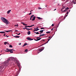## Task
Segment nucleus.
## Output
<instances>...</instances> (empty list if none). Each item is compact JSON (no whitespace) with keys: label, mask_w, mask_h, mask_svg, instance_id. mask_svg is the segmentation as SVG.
I'll use <instances>...</instances> for the list:
<instances>
[{"label":"nucleus","mask_w":76,"mask_h":76,"mask_svg":"<svg viewBox=\"0 0 76 76\" xmlns=\"http://www.w3.org/2000/svg\"><path fill=\"white\" fill-rule=\"evenodd\" d=\"M1 20L3 21V22L6 23V25H9V22L7 19L4 18V17H1Z\"/></svg>","instance_id":"obj_1"},{"label":"nucleus","mask_w":76,"mask_h":76,"mask_svg":"<svg viewBox=\"0 0 76 76\" xmlns=\"http://www.w3.org/2000/svg\"><path fill=\"white\" fill-rule=\"evenodd\" d=\"M11 60H12V58H10L8 59L7 61V63H6V66H7L9 65V62H10V64L12 63V61Z\"/></svg>","instance_id":"obj_2"},{"label":"nucleus","mask_w":76,"mask_h":76,"mask_svg":"<svg viewBox=\"0 0 76 76\" xmlns=\"http://www.w3.org/2000/svg\"><path fill=\"white\" fill-rule=\"evenodd\" d=\"M39 29H38V27H37L36 28H34V30L33 31L34 32H35V31H38Z\"/></svg>","instance_id":"obj_3"},{"label":"nucleus","mask_w":76,"mask_h":76,"mask_svg":"<svg viewBox=\"0 0 76 76\" xmlns=\"http://www.w3.org/2000/svg\"><path fill=\"white\" fill-rule=\"evenodd\" d=\"M26 39L29 41H32V40H33V39H34L31 38L30 37H28L26 38Z\"/></svg>","instance_id":"obj_4"},{"label":"nucleus","mask_w":76,"mask_h":76,"mask_svg":"<svg viewBox=\"0 0 76 76\" xmlns=\"http://www.w3.org/2000/svg\"><path fill=\"white\" fill-rule=\"evenodd\" d=\"M33 19L31 20H32V21H34V20L35 19V18H36V17H33Z\"/></svg>","instance_id":"obj_5"},{"label":"nucleus","mask_w":76,"mask_h":76,"mask_svg":"<svg viewBox=\"0 0 76 76\" xmlns=\"http://www.w3.org/2000/svg\"><path fill=\"white\" fill-rule=\"evenodd\" d=\"M25 28L27 30H28V31H29V30H30L31 29H32V28H30V29H29V28Z\"/></svg>","instance_id":"obj_6"},{"label":"nucleus","mask_w":76,"mask_h":76,"mask_svg":"<svg viewBox=\"0 0 76 76\" xmlns=\"http://www.w3.org/2000/svg\"><path fill=\"white\" fill-rule=\"evenodd\" d=\"M11 12V10H9L7 12V14H9L10 13V12Z\"/></svg>","instance_id":"obj_7"},{"label":"nucleus","mask_w":76,"mask_h":76,"mask_svg":"<svg viewBox=\"0 0 76 76\" xmlns=\"http://www.w3.org/2000/svg\"><path fill=\"white\" fill-rule=\"evenodd\" d=\"M44 30H41L39 31L40 32V34H42V33L43 32V31H44Z\"/></svg>","instance_id":"obj_8"},{"label":"nucleus","mask_w":76,"mask_h":76,"mask_svg":"<svg viewBox=\"0 0 76 76\" xmlns=\"http://www.w3.org/2000/svg\"><path fill=\"white\" fill-rule=\"evenodd\" d=\"M45 35V34H40V37L42 36H44V35Z\"/></svg>","instance_id":"obj_9"},{"label":"nucleus","mask_w":76,"mask_h":76,"mask_svg":"<svg viewBox=\"0 0 76 76\" xmlns=\"http://www.w3.org/2000/svg\"><path fill=\"white\" fill-rule=\"evenodd\" d=\"M43 50H44V49H43V48H42L41 49H39V51H42Z\"/></svg>","instance_id":"obj_10"},{"label":"nucleus","mask_w":76,"mask_h":76,"mask_svg":"<svg viewBox=\"0 0 76 76\" xmlns=\"http://www.w3.org/2000/svg\"><path fill=\"white\" fill-rule=\"evenodd\" d=\"M28 35H30L31 34V31H28L27 33Z\"/></svg>","instance_id":"obj_11"},{"label":"nucleus","mask_w":76,"mask_h":76,"mask_svg":"<svg viewBox=\"0 0 76 76\" xmlns=\"http://www.w3.org/2000/svg\"><path fill=\"white\" fill-rule=\"evenodd\" d=\"M27 45V43H26L24 44V45L22 46V47H25V46H26V45Z\"/></svg>","instance_id":"obj_12"},{"label":"nucleus","mask_w":76,"mask_h":76,"mask_svg":"<svg viewBox=\"0 0 76 76\" xmlns=\"http://www.w3.org/2000/svg\"><path fill=\"white\" fill-rule=\"evenodd\" d=\"M9 47H10V48H13V46H12V45H9Z\"/></svg>","instance_id":"obj_13"},{"label":"nucleus","mask_w":76,"mask_h":76,"mask_svg":"<svg viewBox=\"0 0 76 76\" xmlns=\"http://www.w3.org/2000/svg\"><path fill=\"white\" fill-rule=\"evenodd\" d=\"M64 9H65V7H64L63 8L61 9V11H63V10Z\"/></svg>","instance_id":"obj_14"},{"label":"nucleus","mask_w":76,"mask_h":76,"mask_svg":"<svg viewBox=\"0 0 76 76\" xmlns=\"http://www.w3.org/2000/svg\"><path fill=\"white\" fill-rule=\"evenodd\" d=\"M34 33H35V34H39L40 33H38V32H35V31H34Z\"/></svg>","instance_id":"obj_15"},{"label":"nucleus","mask_w":76,"mask_h":76,"mask_svg":"<svg viewBox=\"0 0 76 76\" xmlns=\"http://www.w3.org/2000/svg\"><path fill=\"white\" fill-rule=\"evenodd\" d=\"M7 42H4V45H6V44H7Z\"/></svg>","instance_id":"obj_16"},{"label":"nucleus","mask_w":76,"mask_h":76,"mask_svg":"<svg viewBox=\"0 0 76 76\" xmlns=\"http://www.w3.org/2000/svg\"><path fill=\"white\" fill-rule=\"evenodd\" d=\"M72 3H73V4H76V2L75 3V1H72Z\"/></svg>","instance_id":"obj_17"},{"label":"nucleus","mask_w":76,"mask_h":76,"mask_svg":"<svg viewBox=\"0 0 76 76\" xmlns=\"http://www.w3.org/2000/svg\"><path fill=\"white\" fill-rule=\"evenodd\" d=\"M10 53H13V51L12 50H10Z\"/></svg>","instance_id":"obj_18"},{"label":"nucleus","mask_w":76,"mask_h":76,"mask_svg":"<svg viewBox=\"0 0 76 76\" xmlns=\"http://www.w3.org/2000/svg\"><path fill=\"white\" fill-rule=\"evenodd\" d=\"M51 32L50 31H47L46 32V34H50V33Z\"/></svg>","instance_id":"obj_19"},{"label":"nucleus","mask_w":76,"mask_h":76,"mask_svg":"<svg viewBox=\"0 0 76 76\" xmlns=\"http://www.w3.org/2000/svg\"><path fill=\"white\" fill-rule=\"evenodd\" d=\"M37 19H42V18H41L40 17H37Z\"/></svg>","instance_id":"obj_20"},{"label":"nucleus","mask_w":76,"mask_h":76,"mask_svg":"<svg viewBox=\"0 0 76 76\" xmlns=\"http://www.w3.org/2000/svg\"><path fill=\"white\" fill-rule=\"evenodd\" d=\"M69 8L68 7H66V8H65V9L66 10H69Z\"/></svg>","instance_id":"obj_21"},{"label":"nucleus","mask_w":76,"mask_h":76,"mask_svg":"<svg viewBox=\"0 0 76 76\" xmlns=\"http://www.w3.org/2000/svg\"><path fill=\"white\" fill-rule=\"evenodd\" d=\"M0 33H1V34H2V33H5V32L4 31H1L0 32Z\"/></svg>","instance_id":"obj_22"},{"label":"nucleus","mask_w":76,"mask_h":76,"mask_svg":"<svg viewBox=\"0 0 76 76\" xmlns=\"http://www.w3.org/2000/svg\"><path fill=\"white\" fill-rule=\"evenodd\" d=\"M51 38H52V37H51L50 39V38H49V39H48V41H50V39H51Z\"/></svg>","instance_id":"obj_23"},{"label":"nucleus","mask_w":76,"mask_h":76,"mask_svg":"<svg viewBox=\"0 0 76 76\" xmlns=\"http://www.w3.org/2000/svg\"><path fill=\"white\" fill-rule=\"evenodd\" d=\"M25 52H28V50L27 49H26L25 50Z\"/></svg>","instance_id":"obj_24"},{"label":"nucleus","mask_w":76,"mask_h":76,"mask_svg":"<svg viewBox=\"0 0 76 76\" xmlns=\"http://www.w3.org/2000/svg\"><path fill=\"white\" fill-rule=\"evenodd\" d=\"M5 51H6L7 52H10V50H5Z\"/></svg>","instance_id":"obj_25"},{"label":"nucleus","mask_w":76,"mask_h":76,"mask_svg":"<svg viewBox=\"0 0 76 76\" xmlns=\"http://www.w3.org/2000/svg\"><path fill=\"white\" fill-rule=\"evenodd\" d=\"M33 16H34V15H32L31 16V17H30L31 18H32L33 17Z\"/></svg>","instance_id":"obj_26"},{"label":"nucleus","mask_w":76,"mask_h":76,"mask_svg":"<svg viewBox=\"0 0 76 76\" xmlns=\"http://www.w3.org/2000/svg\"><path fill=\"white\" fill-rule=\"evenodd\" d=\"M14 61H17V60L16 59H15L14 60Z\"/></svg>","instance_id":"obj_27"},{"label":"nucleus","mask_w":76,"mask_h":76,"mask_svg":"<svg viewBox=\"0 0 76 76\" xmlns=\"http://www.w3.org/2000/svg\"><path fill=\"white\" fill-rule=\"evenodd\" d=\"M67 10H66V9H65V10H64V11H63L64 12H66Z\"/></svg>","instance_id":"obj_28"},{"label":"nucleus","mask_w":76,"mask_h":76,"mask_svg":"<svg viewBox=\"0 0 76 76\" xmlns=\"http://www.w3.org/2000/svg\"><path fill=\"white\" fill-rule=\"evenodd\" d=\"M19 37H20L18 36H16L15 37V38H19Z\"/></svg>","instance_id":"obj_29"},{"label":"nucleus","mask_w":76,"mask_h":76,"mask_svg":"<svg viewBox=\"0 0 76 76\" xmlns=\"http://www.w3.org/2000/svg\"><path fill=\"white\" fill-rule=\"evenodd\" d=\"M41 39V38H39V39H37V40L38 41H39V40H40V39Z\"/></svg>","instance_id":"obj_30"},{"label":"nucleus","mask_w":76,"mask_h":76,"mask_svg":"<svg viewBox=\"0 0 76 76\" xmlns=\"http://www.w3.org/2000/svg\"><path fill=\"white\" fill-rule=\"evenodd\" d=\"M22 24H23V25H25V24L24 23H22Z\"/></svg>","instance_id":"obj_31"},{"label":"nucleus","mask_w":76,"mask_h":76,"mask_svg":"<svg viewBox=\"0 0 76 76\" xmlns=\"http://www.w3.org/2000/svg\"><path fill=\"white\" fill-rule=\"evenodd\" d=\"M9 50H11L12 51H15V50H13V49H9Z\"/></svg>","instance_id":"obj_32"},{"label":"nucleus","mask_w":76,"mask_h":76,"mask_svg":"<svg viewBox=\"0 0 76 76\" xmlns=\"http://www.w3.org/2000/svg\"><path fill=\"white\" fill-rule=\"evenodd\" d=\"M34 40L35 41H38V39H34Z\"/></svg>","instance_id":"obj_33"},{"label":"nucleus","mask_w":76,"mask_h":76,"mask_svg":"<svg viewBox=\"0 0 76 76\" xmlns=\"http://www.w3.org/2000/svg\"><path fill=\"white\" fill-rule=\"evenodd\" d=\"M42 9V8H41V7H39L38 8V9Z\"/></svg>","instance_id":"obj_34"},{"label":"nucleus","mask_w":76,"mask_h":76,"mask_svg":"<svg viewBox=\"0 0 76 76\" xmlns=\"http://www.w3.org/2000/svg\"><path fill=\"white\" fill-rule=\"evenodd\" d=\"M48 41H47L46 43H45V44H47V43H48Z\"/></svg>","instance_id":"obj_35"},{"label":"nucleus","mask_w":76,"mask_h":76,"mask_svg":"<svg viewBox=\"0 0 76 76\" xmlns=\"http://www.w3.org/2000/svg\"><path fill=\"white\" fill-rule=\"evenodd\" d=\"M54 26V24H53L51 25V26L53 27Z\"/></svg>","instance_id":"obj_36"},{"label":"nucleus","mask_w":76,"mask_h":76,"mask_svg":"<svg viewBox=\"0 0 76 76\" xmlns=\"http://www.w3.org/2000/svg\"><path fill=\"white\" fill-rule=\"evenodd\" d=\"M32 14V13L31 12L30 13L28 14L29 15H31Z\"/></svg>","instance_id":"obj_37"},{"label":"nucleus","mask_w":76,"mask_h":76,"mask_svg":"<svg viewBox=\"0 0 76 76\" xmlns=\"http://www.w3.org/2000/svg\"><path fill=\"white\" fill-rule=\"evenodd\" d=\"M15 32H18V30H15Z\"/></svg>","instance_id":"obj_38"},{"label":"nucleus","mask_w":76,"mask_h":76,"mask_svg":"<svg viewBox=\"0 0 76 76\" xmlns=\"http://www.w3.org/2000/svg\"><path fill=\"white\" fill-rule=\"evenodd\" d=\"M40 37H37L36 39H38V38H40Z\"/></svg>","instance_id":"obj_39"},{"label":"nucleus","mask_w":76,"mask_h":76,"mask_svg":"<svg viewBox=\"0 0 76 76\" xmlns=\"http://www.w3.org/2000/svg\"><path fill=\"white\" fill-rule=\"evenodd\" d=\"M6 32H10V31H6Z\"/></svg>","instance_id":"obj_40"},{"label":"nucleus","mask_w":76,"mask_h":76,"mask_svg":"<svg viewBox=\"0 0 76 76\" xmlns=\"http://www.w3.org/2000/svg\"><path fill=\"white\" fill-rule=\"evenodd\" d=\"M44 29V28H41V29Z\"/></svg>","instance_id":"obj_41"},{"label":"nucleus","mask_w":76,"mask_h":76,"mask_svg":"<svg viewBox=\"0 0 76 76\" xmlns=\"http://www.w3.org/2000/svg\"><path fill=\"white\" fill-rule=\"evenodd\" d=\"M20 33H19V34H17V35H20Z\"/></svg>","instance_id":"obj_42"},{"label":"nucleus","mask_w":76,"mask_h":76,"mask_svg":"<svg viewBox=\"0 0 76 76\" xmlns=\"http://www.w3.org/2000/svg\"><path fill=\"white\" fill-rule=\"evenodd\" d=\"M6 50H9L10 49L8 48H7Z\"/></svg>","instance_id":"obj_43"},{"label":"nucleus","mask_w":76,"mask_h":76,"mask_svg":"<svg viewBox=\"0 0 76 76\" xmlns=\"http://www.w3.org/2000/svg\"><path fill=\"white\" fill-rule=\"evenodd\" d=\"M19 45H21V43H19Z\"/></svg>","instance_id":"obj_44"},{"label":"nucleus","mask_w":76,"mask_h":76,"mask_svg":"<svg viewBox=\"0 0 76 76\" xmlns=\"http://www.w3.org/2000/svg\"><path fill=\"white\" fill-rule=\"evenodd\" d=\"M66 13V14H68V13H69V12H67Z\"/></svg>","instance_id":"obj_45"},{"label":"nucleus","mask_w":76,"mask_h":76,"mask_svg":"<svg viewBox=\"0 0 76 76\" xmlns=\"http://www.w3.org/2000/svg\"><path fill=\"white\" fill-rule=\"evenodd\" d=\"M44 45V44H43L42 45H41V46H42V45Z\"/></svg>","instance_id":"obj_46"},{"label":"nucleus","mask_w":76,"mask_h":76,"mask_svg":"<svg viewBox=\"0 0 76 76\" xmlns=\"http://www.w3.org/2000/svg\"><path fill=\"white\" fill-rule=\"evenodd\" d=\"M5 37H8V36H7V35H6V36H5Z\"/></svg>","instance_id":"obj_47"},{"label":"nucleus","mask_w":76,"mask_h":76,"mask_svg":"<svg viewBox=\"0 0 76 76\" xmlns=\"http://www.w3.org/2000/svg\"><path fill=\"white\" fill-rule=\"evenodd\" d=\"M5 35H6V34H5L4 35V37L5 36Z\"/></svg>","instance_id":"obj_48"},{"label":"nucleus","mask_w":76,"mask_h":76,"mask_svg":"<svg viewBox=\"0 0 76 76\" xmlns=\"http://www.w3.org/2000/svg\"><path fill=\"white\" fill-rule=\"evenodd\" d=\"M7 44H8V45H9V43H8V42H7Z\"/></svg>","instance_id":"obj_49"},{"label":"nucleus","mask_w":76,"mask_h":76,"mask_svg":"<svg viewBox=\"0 0 76 76\" xmlns=\"http://www.w3.org/2000/svg\"><path fill=\"white\" fill-rule=\"evenodd\" d=\"M25 28H26V27H28V26H25Z\"/></svg>","instance_id":"obj_50"},{"label":"nucleus","mask_w":76,"mask_h":76,"mask_svg":"<svg viewBox=\"0 0 76 76\" xmlns=\"http://www.w3.org/2000/svg\"><path fill=\"white\" fill-rule=\"evenodd\" d=\"M34 25H31V26H34Z\"/></svg>","instance_id":"obj_51"},{"label":"nucleus","mask_w":76,"mask_h":76,"mask_svg":"<svg viewBox=\"0 0 76 76\" xmlns=\"http://www.w3.org/2000/svg\"><path fill=\"white\" fill-rule=\"evenodd\" d=\"M14 37H15V38H16V36H13Z\"/></svg>","instance_id":"obj_52"},{"label":"nucleus","mask_w":76,"mask_h":76,"mask_svg":"<svg viewBox=\"0 0 76 76\" xmlns=\"http://www.w3.org/2000/svg\"><path fill=\"white\" fill-rule=\"evenodd\" d=\"M16 26H18V25L17 24V25Z\"/></svg>","instance_id":"obj_53"},{"label":"nucleus","mask_w":76,"mask_h":76,"mask_svg":"<svg viewBox=\"0 0 76 76\" xmlns=\"http://www.w3.org/2000/svg\"><path fill=\"white\" fill-rule=\"evenodd\" d=\"M16 76H18V74H17L16 75H15Z\"/></svg>","instance_id":"obj_54"},{"label":"nucleus","mask_w":76,"mask_h":76,"mask_svg":"<svg viewBox=\"0 0 76 76\" xmlns=\"http://www.w3.org/2000/svg\"><path fill=\"white\" fill-rule=\"evenodd\" d=\"M42 41H45V40H42Z\"/></svg>","instance_id":"obj_55"},{"label":"nucleus","mask_w":76,"mask_h":76,"mask_svg":"<svg viewBox=\"0 0 76 76\" xmlns=\"http://www.w3.org/2000/svg\"><path fill=\"white\" fill-rule=\"evenodd\" d=\"M30 27H32V26H30Z\"/></svg>","instance_id":"obj_56"},{"label":"nucleus","mask_w":76,"mask_h":76,"mask_svg":"<svg viewBox=\"0 0 76 76\" xmlns=\"http://www.w3.org/2000/svg\"><path fill=\"white\" fill-rule=\"evenodd\" d=\"M26 25H27V24H25V26H26Z\"/></svg>","instance_id":"obj_57"},{"label":"nucleus","mask_w":76,"mask_h":76,"mask_svg":"<svg viewBox=\"0 0 76 76\" xmlns=\"http://www.w3.org/2000/svg\"><path fill=\"white\" fill-rule=\"evenodd\" d=\"M58 26H56V27H57V28H58Z\"/></svg>","instance_id":"obj_58"},{"label":"nucleus","mask_w":76,"mask_h":76,"mask_svg":"<svg viewBox=\"0 0 76 76\" xmlns=\"http://www.w3.org/2000/svg\"><path fill=\"white\" fill-rule=\"evenodd\" d=\"M23 29H26V28H23Z\"/></svg>","instance_id":"obj_59"},{"label":"nucleus","mask_w":76,"mask_h":76,"mask_svg":"<svg viewBox=\"0 0 76 76\" xmlns=\"http://www.w3.org/2000/svg\"><path fill=\"white\" fill-rule=\"evenodd\" d=\"M31 19H32V18H30V20H31Z\"/></svg>","instance_id":"obj_60"},{"label":"nucleus","mask_w":76,"mask_h":76,"mask_svg":"<svg viewBox=\"0 0 76 76\" xmlns=\"http://www.w3.org/2000/svg\"><path fill=\"white\" fill-rule=\"evenodd\" d=\"M56 10V9H55L54 10V11Z\"/></svg>","instance_id":"obj_61"},{"label":"nucleus","mask_w":76,"mask_h":76,"mask_svg":"<svg viewBox=\"0 0 76 76\" xmlns=\"http://www.w3.org/2000/svg\"><path fill=\"white\" fill-rule=\"evenodd\" d=\"M28 27H30V26H28Z\"/></svg>","instance_id":"obj_62"},{"label":"nucleus","mask_w":76,"mask_h":76,"mask_svg":"<svg viewBox=\"0 0 76 76\" xmlns=\"http://www.w3.org/2000/svg\"><path fill=\"white\" fill-rule=\"evenodd\" d=\"M15 26H16V25H15Z\"/></svg>","instance_id":"obj_63"},{"label":"nucleus","mask_w":76,"mask_h":76,"mask_svg":"<svg viewBox=\"0 0 76 76\" xmlns=\"http://www.w3.org/2000/svg\"><path fill=\"white\" fill-rule=\"evenodd\" d=\"M50 37H49L48 38H50Z\"/></svg>","instance_id":"obj_64"}]
</instances>
